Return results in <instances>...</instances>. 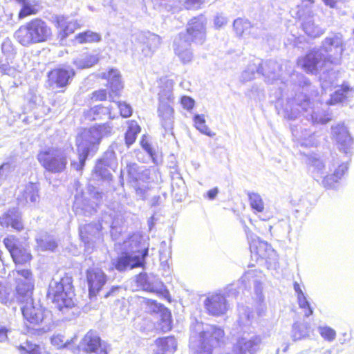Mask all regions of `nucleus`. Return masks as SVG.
Listing matches in <instances>:
<instances>
[{
	"instance_id": "obj_1",
	"label": "nucleus",
	"mask_w": 354,
	"mask_h": 354,
	"mask_svg": "<svg viewBox=\"0 0 354 354\" xmlns=\"http://www.w3.org/2000/svg\"><path fill=\"white\" fill-rule=\"evenodd\" d=\"M112 131L113 126L110 122H107L84 129L79 134L76 138V145L80 162H73L72 166L76 170L82 169L89 153L95 152L101 139L104 136H110Z\"/></svg>"
},
{
	"instance_id": "obj_2",
	"label": "nucleus",
	"mask_w": 354,
	"mask_h": 354,
	"mask_svg": "<svg viewBox=\"0 0 354 354\" xmlns=\"http://www.w3.org/2000/svg\"><path fill=\"white\" fill-rule=\"evenodd\" d=\"M190 37L196 43H203L205 37L203 18H194L189 23L187 32L180 33L174 41V50L180 62L185 64L192 62L193 53L190 48Z\"/></svg>"
},
{
	"instance_id": "obj_3",
	"label": "nucleus",
	"mask_w": 354,
	"mask_h": 354,
	"mask_svg": "<svg viewBox=\"0 0 354 354\" xmlns=\"http://www.w3.org/2000/svg\"><path fill=\"white\" fill-rule=\"evenodd\" d=\"M52 30L40 18H35L21 26L15 32L17 41L24 46L46 42L50 39Z\"/></svg>"
},
{
	"instance_id": "obj_4",
	"label": "nucleus",
	"mask_w": 354,
	"mask_h": 354,
	"mask_svg": "<svg viewBox=\"0 0 354 354\" xmlns=\"http://www.w3.org/2000/svg\"><path fill=\"white\" fill-rule=\"evenodd\" d=\"M72 289L71 277H64L59 279L53 278L49 284L48 297L57 304L59 310L63 308H71L74 305Z\"/></svg>"
},
{
	"instance_id": "obj_5",
	"label": "nucleus",
	"mask_w": 354,
	"mask_h": 354,
	"mask_svg": "<svg viewBox=\"0 0 354 354\" xmlns=\"http://www.w3.org/2000/svg\"><path fill=\"white\" fill-rule=\"evenodd\" d=\"M306 162L311 167V172L313 174L314 178L317 181L323 178L322 185L328 189L335 188L338 180L344 176L348 169L346 164L342 163L339 165L337 168L333 171V175L335 176L336 179L333 180V182H330L329 180L332 178V176H324L325 165L317 154L308 156Z\"/></svg>"
},
{
	"instance_id": "obj_6",
	"label": "nucleus",
	"mask_w": 354,
	"mask_h": 354,
	"mask_svg": "<svg viewBox=\"0 0 354 354\" xmlns=\"http://www.w3.org/2000/svg\"><path fill=\"white\" fill-rule=\"evenodd\" d=\"M295 102V106L290 109L289 113L288 107L285 109V117L289 119H295L297 118L299 108H301L306 118L309 120H310L313 124H326L330 121V118L325 114H321L318 110L315 111V106H310L309 98L306 95L302 94L297 95L292 100Z\"/></svg>"
},
{
	"instance_id": "obj_7",
	"label": "nucleus",
	"mask_w": 354,
	"mask_h": 354,
	"mask_svg": "<svg viewBox=\"0 0 354 354\" xmlns=\"http://www.w3.org/2000/svg\"><path fill=\"white\" fill-rule=\"evenodd\" d=\"M41 165L51 173L62 172L67 165V155L64 150L49 147L41 150L37 154Z\"/></svg>"
},
{
	"instance_id": "obj_8",
	"label": "nucleus",
	"mask_w": 354,
	"mask_h": 354,
	"mask_svg": "<svg viewBox=\"0 0 354 354\" xmlns=\"http://www.w3.org/2000/svg\"><path fill=\"white\" fill-rule=\"evenodd\" d=\"M11 273L15 280L17 299L21 303L32 300L34 279L31 271L28 269H16Z\"/></svg>"
},
{
	"instance_id": "obj_9",
	"label": "nucleus",
	"mask_w": 354,
	"mask_h": 354,
	"mask_svg": "<svg viewBox=\"0 0 354 354\" xmlns=\"http://www.w3.org/2000/svg\"><path fill=\"white\" fill-rule=\"evenodd\" d=\"M132 43L133 56L150 57L153 53V48L160 43V38L155 34L140 32L132 35Z\"/></svg>"
},
{
	"instance_id": "obj_10",
	"label": "nucleus",
	"mask_w": 354,
	"mask_h": 354,
	"mask_svg": "<svg viewBox=\"0 0 354 354\" xmlns=\"http://www.w3.org/2000/svg\"><path fill=\"white\" fill-rule=\"evenodd\" d=\"M317 50L324 54L323 59L329 67L333 64H339L344 51L342 36L334 35L326 37L322 41L321 48Z\"/></svg>"
},
{
	"instance_id": "obj_11",
	"label": "nucleus",
	"mask_w": 354,
	"mask_h": 354,
	"mask_svg": "<svg viewBox=\"0 0 354 354\" xmlns=\"http://www.w3.org/2000/svg\"><path fill=\"white\" fill-rule=\"evenodd\" d=\"M324 54L317 50L310 51L304 57L298 60V65L307 73H314L319 70L329 68L323 59Z\"/></svg>"
},
{
	"instance_id": "obj_12",
	"label": "nucleus",
	"mask_w": 354,
	"mask_h": 354,
	"mask_svg": "<svg viewBox=\"0 0 354 354\" xmlns=\"http://www.w3.org/2000/svg\"><path fill=\"white\" fill-rule=\"evenodd\" d=\"M203 304L207 313L216 317L225 315L230 308L225 297L220 293L209 295Z\"/></svg>"
},
{
	"instance_id": "obj_13",
	"label": "nucleus",
	"mask_w": 354,
	"mask_h": 354,
	"mask_svg": "<svg viewBox=\"0 0 354 354\" xmlns=\"http://www.w3.org/2000/svg\"><path fill=\"white\" fill-rule=\"evenodd\" d=\"M21 310L24 319L29 324V328L39 325L44 319V309L39 304H35L32 300L26 302Z\"/></svg>"
},
{
	"instance_id": "obj_14",
	"label": "nucleus",
	"mask_w": 354,
	"mask_h": 354,
	"mask_svg": "<svg viewBox=\"0 0 354 354\" xmlns=\"http://www.w3.org/2000/svg\"><path fill=\"white\" fill-rule=\"evenodd\" d=\"M86 353L95 354H107L106 346L101 342L100 337L93 331H88L82 338L80 345L77 346Z\"/></svg>"
},
{
	"instance_id": "obj_15",
	"label": "nucleus",
	"mask_w": 354,
	"mask_h": 354,
	"mask_svg": "<svg viewBox=\"0 0 354 354\" xmlns=\"http://www.w3.org/2000/svg\"><path fill=\"white\" fill-rule=\"evenodd\" d=\"M147 310L151 313H156L160 317L159 325L163 332H167L171 328V313L162 304L152 299H145Z\"/></svg>"
},
{
	"instance_id": "obj_16",
	"label": "nucleus",
	"mask_w": 354,
	"mask_h": 354,
	"mask_svg": "<svg viewBox=\"0 0 354 354\" xmlns=\"http://www.w3.org/2000/svg\"><path fill=\"white\" fill-rule=\"evenodd\" d=\"M136 283L138 288L157 295H163L165 290L163 283L158 278L146 273L138 274Z\"/></svg>"
},
{
	"instance_id": "obj_17",
	"label": "nucleus",
	"mask_w": 354,
	"mask_h": 354,
	"mask_svg": "<svg viewBox=\"0 0 354 354\" xmlns=\"http://www.w3.org/2000/svg\"><path fill=\"white\" fill-rule=\"evenodd\" d=\"M261 339L254 335L250 338L241 337L234 345L232 354H254L260 348Z\"/></svg>"
},
{
	"instance_id": "obj_18",
	"label": "nucleus",
	"mask_w": 354,
	"mask_h": 354,
	"mask_svg": "<svg viewBox=\"0 0 354 354\" xmlns=\"http://www.w3.org/2000/svg\"><path fill=\"white\" fill-rule=\"evenodd\" d=\"M74 75L73 68H55L48 73V82L53 88H63L69 84Z\"/></svg>"
},
{
	"instance_id": "obj_19",
	"label": "nucleus",
	"mask_w": 354,
	"mask_h": 354,
	"mask_svg": "<svg viewBox=\"0 0 354 354\" xmlns=\"http://www.w3.org/2000/svg\"><path fill=\"white\" fill-rule=\"evenodd\" d=\"M299 18L301 20V27L304 32L309 37L316 38L324 34V31L319 26L315 25L313 19V15L308 10L306 13L299 10L297 12Z\"/></svg>"
},
{
	"instance_id": "obj_20",
	"label": "nucleus",
	"mask_w": 354,
	"mask_h": 354,
	"mask_svg": "<svg viewBox=\"0 0 354 354\" xmlns=\"http://www.w3.org/2000/svg\"><path fill=\"white\" fill-rule=\"evenodd\" d=\"M19 205L25 206L28 204H35L39 201L38 187L36 184L29 183L21 187L17 194Z\"/></svg>"
},
{
	"instance_id": "obj_21",
	"label": "nucleus",
	"mask_w": 354,
	"mask_h": 354,
	"mask_svg": "<svg viewBox=\"0 0 354 354\" xmlns=\"http://www.w3.org/2000/svg\"><path fill=\"white\" fill-rule=\"evenodd\" d=\"M86 279L90 295H95L106 282V276L97 268H92L86 272Z\"/></svg>"
},
{
	"instance_id": "obj_22",
	"label": "nucleus",
	"mask_w": 354,
	"mask_h": 354,
	"mask_svg": "<svg viewBox=\"0 0 354 354\" xmlns=\"http://www.w3.org/2000/svg\"><path fill=\"white\" fill-rule=\"evenodd\" d=\"M147 255V250L142 252V257L140 255L125 254L119 257L114 263L115 268L119 271H123L127 268L132 269L140 267L143 264L144 259Z\"/></svg>"
},
{
	"instance_id": "obj_23",
	"label": "nucleus",
	"mask_w": 354,
	"mask_h": 354,
	"mask_svg": "<svg viewBox=\"0 0 354 354\" xmlns=\"http://www.w3.org/2000/svg\"><path fill=\"white\" fill-rule=\"evenodd\" d=\"M100 223H89L80 227V235L88 250L93 247L94 242L100 239Z\"/></svg>"
},
{
	"instance_id": "obj_24",
	"label": "nucleus",
	"mask_w": 354,
	"mask_h": 354,
	"mask_svg": "<svg viewBox=\"0 0 354 354\" xmlns=\"http://www.w3.org/2000/svg\"><path fill=\"white\" fill-rule=\"evenodd\" d=\"M332 137L335 140L340 150L345 153L352 145V139L347 128L344 124H337L332 127Z\"/></svg>"
},
{
	"instance_id": "obj_25",
	"label": "nucleus",
	"mask_w": 354,
	"mask_h": 354,
	"mask_svg": "<svg viewBox=\"0 0 354 354\" xmlns=\"http://www.w3.org/2000/svg\"><path fill=\"white\" fill-rule=\"evenodd\" d=\"M0 225L5 227L11 226L17 231L21 230L24 228V225L21 221V213L15 208L9 209L0 216Z\"/></svg>"
},
{
	"instance_id": "obj_26",
	"label": "nucleus",
	"mask_w": 354,
	"mask_h": 354,
	"mask_svg": "<svg viewBox=\"0 0 354 354\" xmlns=\"http://www.w3.org/2000/svg\"><path fill=\"white\" fill-rule=\"evenodd\" d=\"M100 76L107 80V85L112 93L118 95V93L123 88L121 75L118 69L111 68L107 73H102Z\"/></svg>"
},
{
	"instance_id": "obj_27",
	"label": "nucleus",
	"mask_w": 354,
	"mask_h": 354,
	"mask_svg": "<svg viewBox=\"0 0 354 354\" xmlns=\"http://www.w3.org/2000/svg\"><path fill=\"white\" fill-rule=\"evenodd\" d=\"M174 109L171 104H159L158 115L162 127L167 131L171 130L174 124Z\"/></svg>"
},
{
	"instance_id": "obj_28",
	"label": "nucleus",
	"mask_w": 354,
	"mask_h": 354,
	"mask_svg": "<svg viewBox=\"0 0 354 354\" xmlns=\"http://www.w3.org/2000/svg\"><path fill=\"white\" fill-rule=\"evenodd\" d=\"M127 171L132 180L146 182L151 179V175L154 170L145 167H139L136 164H129L127 165Z\"/></svg>"
},
{
	"instance_id": "obj_29",
	"label": "nucleus",
	"mask_w": 354,
	"mask_h": 354,
	"mask_svg": "<svg viewBox=\"0 0 354 354\" xmlns=\"http://www.w3.org/2000/svg\"><path fill=\"white\" fill-rule=\"evenodd\" d=\"M241 282L244 284L245 288L250 287V286L253 284L257 299L259 301L263 300L262 284L260 280L256 277V272L252 270L246 272L241 277Z\"/></svg>"
},
{
	"instance_id": "obj_30",
	"label": "nucleus",
	"mask_w": 354,
	"mask_h": 354,
	"mask_svg": "<svg viewBox=\"0 0 354 354\" xmlns=\"http://www.w3.org/2000/svg\"><path fill=\"white\" fill-rule=\"evenodd\" d=\"M57 27L60 29V35L62 39L67 37L69 35L73 33L75 30L80 28V24L75 21H68V18L64 16H59L56 18Z\"/></svg>"
},
{
	"instance_id": "obj_31",
	"label": "nucleus",
	"mask_w": 354,
	"mask_h": 354,
	"mask_svg": "<svg viewBox=\"0 0 354 354\" xmlns=\"http://www.w3.org/2000/svg\"><path fill=\"white\" fill-rule=\"evenodd\" d=\"M76 337L72 338H66L60 334L54 335L51 339V344L57 348H67L73 353L75 354L79 351V348L75 345Z\"/></svg>"
},
{
	"instance_id": "obj_32",
	"label": "nucleus",
	"mask_w": 354,
	"mask_h": 354,
	"mask_svg": "<svg viewBox=\"0 0 354 354\" xmlns=\"http://www.w3.org/2000/svg\"><path fill=\"white\" fill-rule=\"evenodd\" d=\"M261 73V61L259 59H253L242 72L240 76V80L243 82H247L252 80L255 77L256 73Z\"/></svg>"
},
{
	"instance_id": "obj_33",
	"label": "nucleus",
	"mask_w": 354,
	"mask_h": 354,
	"mask_svg": "<svg viewBox=\"0 0 354 354\" xmlns=\"http://www.w3.org/2000/svg\"><path fill=\"white\" fill-rule=\"evenodd\" d=\"M73 209L77 215L89 216L95 212L93 204L82 197H75Z\"/></svg>"
},
{
	"instance_id": "obj_34",
	"label": "nucleus",
	"mask_w": 354,
	"mask_h": 354,
	"mask_svg": "<svg viewBox=\"0 0 354 354\" xmlns=\"http://www.w3.org/2000/svg\"><path fill=\"white\" fill-rule=\"evenodd\" d=\"M251 252H254L259 257L262 259H269L272 256L274 250L272 249L271 245L265 241L259 239L254 240L250 244Z\"/></svg>"
},
{
	"instance_id": "obj_35",
	"label": "nucleus",
	"mask_w": 354,
	"mask_h": 354,
	"mask_svg": "<svg viewBox=\"0 0 354 354\" xmlns=\"http://www.w3.org/2000/svg\"><path fill=\"white\" fill-rule=\"evenodd\" d=\"M164 84L160 86L159 95V104H171L173 102V82L169 80H160Z\"/></svg>"
},
{
	"instance_id": "obj_36",
	"label": "nucleus",
	"mask_w": 354,
	"mask_h": 354,
	"mask_svg": "<svg viewBox=\"0 0 354 354\" xmlns=\"http://www.w3.org/2000/svg\"><path fill=\"white\" fill-rule=\"evenodd\" d=\"M293 136L297 140L301 146L315 147L318 144L315 133H311L306 129L299 133L297 130H292Z\"/></svg>"
},
{
	"instance_id": "obj_37",
	"label": "nucleus",
	"mask_w": 354,
	"mask_h": 354,
	"mask_svg": "<svg viewBox=\"0 0 354 354\" xmlns=\"http://www.w3.org/2000/svg\"><path fill=\"white\" fill-rule=\"evenodd\" d=\"M141 237L138 234H133L129 238L127 241L123 243V249L127 252H131V254L140 255L142 257V252H144L147 248H140Z\"/></svg>"
},
{
	"instance_id": "obj_38",
	"label": "nucleus",
	"mask_w": 354,
	"mask_h": 354,
	"mask_svg": "<svg viewBox=\"0 0 354 354\" xmlns=\"http://www.w3.org/2000/svg\"><path fill=\"white\" fill-rule=\"evenodd\" d=\"M354 95V90L349 88L347 86L342 87L337 90L330 96V101H326V103L328 104H335L339 102H342L345 100L350 101V98Z\"/></svg>"
},
{
	"instance_id": "obj_39",
	"label": "nucleus",
	"mask_w": 354,
	"mask_h": 354,
	"mask_svg": "<svg viewBox=\"0 0 354 354\" xmlns=\"http://www.w3.org/2000/svg\"><path fill=\"white\" fill-rule=\"evenodd\" d=\"M261 69L264 70V71H261V73L268 81L275 80L280 76L279 72L281 71V66L276 61H268L266 63L265 68L261 66Z\"/></svg>"
},
{
	"instance_id": "obj_40",
	"label": "nucleus",
	"mask_w": 354,
	"mask_h": 354,
	"mask_svg": "<svg viewBox=\"0 0 354 354\" xmlns=\"http://www.w3.org/2000/svg\"><path fill=\"white\" fill-rule=\"evenodd\" d=\"M99 59L97 55L91 54H83L77 57L73 64L80 69L90 68L97 63Z\"/></svg>"
},
{
	"instance_id": "obj_41",
	"label": "nucleus",
	"mask_w": 354,
	"mask_h": 354,
	"mask_svg": "<svg viewBox=\"0 0 354 354\" xmlns=\"http://www.w3.org/2000/svg\"><path fill=\"white\" fill-rule=\"evenodd\" d=\"M310 327L306 323H295L292 326V338L294 341L300 340L309 336Z\"/></svg>"
},
{
	"instance_id": "obj_42",
	"label": "nucleus",
	"mask_w": 354,
	"mask_h": 354,
	"mask_svg": "<svg viewBox=\"0 0 354 354\" xmlns=\"http://www.w3.org/2000/svg\"><path fill=\"white\" fill-rule=\"evenodd\" d=\"M239 318L238 323L241 326H249L252 324L254 318L253 312L248 308L245 306L239 307Z\"/></svg>"
},
{
	"instance_id": "obj_43",
	"label": "nucleus",
	"mask_w": 354,
	"mask_h": 354,
	"mask_svg": "<svg viewBox=\"0 0 354 354\" xmlns=\"http://www.w3.org/2000/svg\"><path fill=\"white\" fill-rule=\"evenodd\" d=\"M37 248L41 251H53L57 246V243L53 237L47 234L37 238Z\"/></svg>"
},
{
	"instance_id": "obj_44",
	"label": "nucleus",
	"mask_w": 354,
	"mask_h": 354,
	"mask_svg": "<svg viewBox=\"0 0 354 354\" xmlns=\"http://www.w3.org/2000/svg\"><path fill=\"white\" fill-rule=\"evenodd\" d=\"M158 344L161 346L165 354H173L177 348V342L174 337L159 338Z\"/></svg>"
},
{
	"instance_id": "obj_45",
	"label": "nucleus",
	"mask_w": 354,
	"mask_h": 354,
	"mask_svg": "<svg viewBox=\"0 0 354 354\" xmlns=\"http://www.w3.org/2000/svg\"><path fill=\"white\" fill-rule=\"evenodd\" d=\"M128 124V129L125 134V142L126 145L129 147L135 142L138 133L140 131V127L133 120L129 121Z\"/></svg>"
},
{
	"instance_id": "obj_46",
	"label": "nucleus",
	"mask_w": 354,
	"mask_h": 354,
	"mask_svg": "<svg viewBox=\"0 0 354 354\" xmlns=\"http://www.w3.org/2000/svg\"><path fill=\"white\" fill-rule=\"evenodd\" d=\"M15 264H24L30 261L32 256L30 253L21 245L15 249L11 256Z\"/></svg>"
},
{
	"instance_id": "obj_47",
	"label": "nucleus",
	"mask_w": 354,
	"mask_h": 354,
	"mask_svg": "<svg viewBox=\"0 0 354 354\" xmlns=\"http://www.w3.org/2000/svg\"><path fill=\"white\" fill-rule=\"evenodd\" d=\"M100 40L101 36L100 34L91 30L79 33L75 36V41L81 44L90 42H97Z\"/></svg>"
},
{
	"instance_id": "obj_48",
	"label": "nucleus",
	"mask_w": 354,
	"mask_h": 354,
	"mask_svg": "<svg viewBox=\"0 0 354 354\" xmlns=\"http://www.w3.org/2000/svg\"><path fill=\"white\" fill-rule=\"evenodd\" d=\"M88 114L89 117L91 118V120H93L103 119V115H108V118L110 119L114 118L113 116H111V109L108 107L102 106H94L89 111Z\"/></svg>"
},
{
	"instance_id": "obj_49",
	"label": "nucleus",
	"mask_w": 354,
	"mask_h": 354,
	"mask_svg": "<svg viewBox=\"0 0 354 354\" xmlns=\"http://www.w3.org/2000/svg\"><path fill=\"white\" fill-rule=\"evenodd\" d=\"M250 207L256 212L261 213L264 210V202L258 193L249 192L248 194Z\"/></svg>"
},
{
	"instance_id": "obj_50",
	"label": "nucleus",
	"mask_w": 354,
	"mask_h": 354,
	"mask_svg": "<svg viewBox=\"0 0 354 354\" xmlns=\"http://www.w3.org/2000/svg\"><path fill=\"white\" fill-rule=\"evenodd\" d=\"M194 127L203 134L209 137H214L215 133L212 132L205 124V119L203 115H196L194 117Z\"/></svg>"
},
{
	"instance_id": "obj_51",
	"label": "nucleus",
	"mask_w": 354,
	"mask_h": 354,
	"mask_svg": "<svg viewBox=\"0 0 354 354\" xmlns=\"http://www.w3.org/2000/svg\"><path fill=\"white\" fill-rule=\"evenodd\" d=\"M20 354H43L41 348L30 342H26L19 346Z\"/></svg>"
},
{
	"instance_id": "obj_52",
	"label": "nucleus",
	"mask_w": 354,
	"mask_h": 354,
	"mask_svg": "<svg viewBox=\"0 0 354 354\" xmlns=\"http://www.w3.org/2000/svg\"><path fill=\"white\" fill-rule=\"evenodd\" d=\"M22 8L19 13V18L23 19L27 16L35 14L37 9L35 8V4L34 1L30 0H25L24 2L21 3Z\"/></svg>"
},
{
	"instance_id": "obj_53",
	"label": "nucleus",
	"mask_w": 354,
	"mask_h": 354,
	"mask_svg": "<svg viewBox=\"0 0 354 354\" xmlns=\"http://www.w3.org/2000/svg\"><path fill=\"white\" fill-rule=\"evenodd\" d=\"M233 27L236 35L242 36L246 30L250 29L251 24L246 19L238 18L234 20Z\"/></svg>"
},
{
	"instance_id": "obj_54",
	"label": "nucleus",
	"mask_w": 354,
	"mask_h": 354,
	"mask_svg": "<svg viewBox=\"0 0 354 354\" xmlns=\"http://www.w3.org/2000/svg\"><path fill=\"white\" fill-rule=\"evenodd\" d=\"M3 243L11 256L13 254V252L15 250V249H17V248L20 246L19 244V240L14 236H10L7 238H5L3 240Z\"/></svg>"
},
{
	"instance_id": "obj_55",
	"label": "nucleus",
	"mask_w": 354,
	"mask_h": 354,
	"mask_svg": "<svg viewBox=\"0 0 354 354\" xmlns=\"http://www.w3.org/2000/svg\"><path fill=\"white\" fill-rule=\"evenodd\" d=\"M106 165L104 159L100 160L95 165V172L97 175L102 178L108 179L110 176V173L104 166Z\"/></svg>"
},
{
	"instance_id": "obj_56",
	"label": "nucleus",
	"mask_w": 354,
	"mask_h": 354,
	"mask_svg": "<svg viewBox=\"0 0 354 354\" xmlns=\"http://www.w3.org/2000/svg\"><path fill=\"white\" fill-rule=\"evenodd\" d=\"M297 301L299 306L304 310V315L306 317H309L313 314V310L311 308L305 295L297 297Z\"/></svg>"
},
{
	"instance_id": "obj_57",
	"label": "nucleus",
	"mask_w": 354,
	"mask_h": 354,
	"mask_svg": "<svg viewBox=\"0 0 354 354\" xmlns=\"http://www.w3.org/2000/svg\"><path fill=\"white\" fill-rule=\"evenodd\" d=\"M318 330L320 335L326 340L331 342L336 337V332L328 326H319Z\"/></svg>"
},
{
	"instance_id": "obj_58",
	"label": "nucleus",
	"mask_w": 354,
	"mask_h": 354,
	"mask_svg": "<svg viewBox=\"0 0 354 354\" xmlns=\"http://www.w3.org/2000/svg\"><path fill=\"white\" fill-rule=\"evenodd\" d=\"M115 103L117 107L120 109V115L122 117L128 118L131 115L133 110L129 104H127L124 102H116Z\"/></svg>"
},
{
	"instance_id": "obj_59",
	"label": "nucleus",
	"mask_w": 354,
	"mask_h": 354,
	"mask_svg": "<svg viewBox=\"0 0 354 354\" xmlns=\"http://www.w3.org/2000/svg\"><path fill=\"white\" fill-rule=\"evenodd\" d=\"M249 33L252 37L254 39H261L263 38L264 35H266V29L261 27L251 25Z\"/></svg>"
},
{
	"instance_id": "obj_60",
	"label": "nucleus",
	"mask_w": 354,
	"mask_h": 354,
	"mask_svg": "<svg viewBox=\"0 0 354 354\" xmlns=\"http://www.w3.org/2000/svg\"><path fill=\"white\" fill-rule=\"evenodd\" d=\"M204 3L205 0H185V6L187 9L198 10Z\"/></svg>"
},
{
	"instance_id": "obj_61",
	"label": "nucleus",
	"mask_w": 354,
	"mask_h": 354,
	"mask_svg": "<svg viewBox=\"0 0 354 354\" xmlns=\"http://www.w3.org/2000/svg\"><path fill=\"white\" fill-rule=\"evenodd\" d=\"M107 97L106 89H99L92 93L91 99L93 101H102L105 100Z\"/></svg>"
},
{
	"instance_id": "obj_62",
	"label": "nucleus",
	"mask_w": 354,
	"mask_h": 354,
	"mask_svg": "<svg viewBox=\"0 0 354 354\" xmlns=\"http://www.w3.org/2000/svg\"><path fill=\"white\" fill-rule=\"evenodd\" d=\"M227 19L223 14H217L214 19V24L216 28H220L227 24Z\"/></svg>"
},
{
	"instance_id": "obj_63",
	"label": "nucleus",
	"mask_w": 354,
	"mask_h": 354,
	"mask_svg": "<svg viewBox=\"0 0 354 354\" xmlns=\"http://www.w3.org/2000/svg\"><path fill=\"white\" fill-rule=\"evenodd\" d=\"M181 104L184 109L191 110L194 106V100L188 96H183L181 98Z\"/></svg>"
},
{
	"instance_id": "obj_64",
	"label": "nucleus",
	"mask_w": 354,
	"mask_h": 354,
	"mask_svg": "<svg viewBox=\"0 0 354 354\" xmlns=\"http://www.w3.org/2000/svg\"><path fill=\"white\" fill-rule=\"evenodd\" d=\"M140 144L142 147L147 152V153L152 156L153 149L145 138H142Z\"/></svg>"
}]
</instances>
